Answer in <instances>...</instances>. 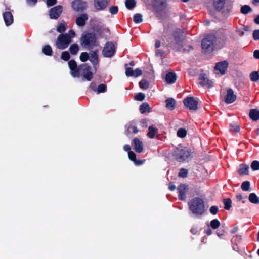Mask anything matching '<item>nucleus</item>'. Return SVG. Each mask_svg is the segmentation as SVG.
Returning a JSON list of instances; mask_svg holds the SVG:
<instances>
[{"label": "nucleus", "mask_w": 259, "mask_h": 259, "mask_svg": "<svg viewBox=\"0 0 259 259\" xmlns=\"http://www.w3.org/2000/svg\"><path fill=\"white\" fill-rule=\"evenodd\" d=\"M189 207L192 212L197 217L202 215L204 211V205L203 200L196 197L188 203Z\"/></svg>", "instance_id": "1"}, {"label": "nucleus", "mask_w": 259, "mask_h": 259, "mask_svg": "<svg viewBox=\"0 0 259 259\" xmlns=\"http://www.w3.org/2000/svg\"><path fill=\"white\" fill-rule=\"evenodd\" d=\"M174 155L177 160L183 162L191 158V152L187 148L179 146L175 150Z\"/></svg>", "instance_id": "2"}, {"label": "nucleus", "mask_w": 259, "mask_h": 259, "mask_svg": "<svg viewBox=\"0 0 259 259\" xmlns=\"http://www.w3.org/2000/svg\"><path fill=\"white\" fill-rule=\"evenodd\" d=\"M80 41L81 45L88 49L93 48L98 45L95 35L92 33L83 35Z\"/></svg>", "instance_id": "3"}, {"label": "nucleus", "mask_w": 259, "mask_h": 259, "mask_svg": "<svg viewBox=\"0 0 259 259\" xmlns=\"http://www.w3.org/2000/svg\"><path fill=\"white\" fill-rule=\"evenodd\" d=\"M215 37L214 35L206 36L202 40L201 46L203 50L205 52L213 50Z\"/></svg>", "instance_id": "4"}, {"label": "nucleus", "mask_w": 259, "mask_h": 259, "mask_svg": "<svg viewBox=\"0 0 259 259\" xmlns=\"http://www.w3.org/2000/svg\"><path fill=\"white\" fill-rule=\"evenodd\" d=\"M71 42L67 34L60 35L56 40V46L58 48L63 50L66 48Z\"/></svg>", "instance_id": "5"}, {"label": "nucleus", "mask_w": 259, "mask_h": 259, "mask_svg": "<svg viewBox=\"0 0 259 259\" xmlns=\"http://www.w3.org/2000/svg\"><path fill=\"white\" fill-rule=\"evenodd\" d=\"M115 51L114 45L111 42H108L105 45L102 53L104 57H111L114 54Z\"/></svg>", "instance_id": "6"}, {"label": "nucleus", "mask_w": 259, "mask_h": 259, "mask_svg": "<svg viewBox=\"0 0 259 259\" xmlns=\"http://www.w3.org/2000/svg\"><path fill=\"white\" fill-rule=\"evenodd\" d=\"M184 104L190 110H195L197 109L198 102L193 97H189L185 99Z\"/></svg>", "instance_id": "7"}, {"label": "nucleus", "mask_w": 259, "mask_h": 259, "mask_svg": "<svg viewBox=\"0 0 259 259\" xmlns=\"http://www.w3.org/2000/svg\"><path fill=\"white\" fill-rule=\"evenodd\" d=\"M79 72L83 76L84 78L88 80H90L93 78V74L90 71V67L86 64H83L79 66Z\"/></svg>", "instance_id": "8"}, {"label": "nucleus", "mask_w": 259, "mask_h": 259, "mask_svg": "<svg viewBox=\"0 0 259 259\" xmlns=\"http://www.w3.org/2000/svg\"><path fill=\"white\" fill-rule=\"evenodd\" d=\"M87 3L81 0H74L72 3V8L77 12L83 11L87 8Z\"/></svg>", "instance_id": "9"}, {"label": "nucleus", "mask_w": 259, "mask_h": 259, "mask_svg": "<svg viewBox=\"0 0 259 259\" xmlns=\"http://www.w3.org/2000/svg\"><path fill=\"white\" fill-rule=\"evenodd\" d=\"M69 67L70 69L71 75L74 77H78L79 76V67H77V64L74 60H71L68 62Z\"/></svg>", "instance_id": "10"}, {"label": "nucleus", "mask_w": 259, "mask_h": 259, "mask_svg": "<svg viewBox=\"0 0 259 259\" xmlns=\"http://www.w3.org/2000/svg\"><path fill=\"white\" fill-rule=\"evenodd\" d=\"M63 7L58 5L52 8L49 12V16L51 19H57L62 13Z\"/></svg>", "instance_id": "11"}, {"label": "nucleus", "mask_w": 259, "mask_h": 259, "mask_svg": "<svg viewBox=\"0 0 259 259\" xmlns=\"http://www.w3.org/2000/svg\"><path fill=\"white\" fill-rule=\"evenodd\" d=\"M109 0H94V6L97 11L104 10L108 5Z\"/></svg>", "instance_id": "12"}, {"label": "nucleus", "mask_w": 259, "mask_h": 259, "mask_svg": "<svg viewBox=\"0 0 259 259\" xmlns=\"http://www.w3.org/2000/svg\"><path fill=\"white\" fill-rule=\"evenodd\" d=\"M188 190V186L185 184H181L178 187L180 199L182 200H185L186 193Z\"/></svg>", "instance_id": "13"}, {"label": "nucleus", "mask_w": 259, "mask_h": 259, "mask_svg": "<svg viewBox=\"0 0 259 259\" xmlns=\"http://www.w3.org/2000/svg\"><path fill=\"white\" fill-rule=\"evenodd\" d=\"M200 84L202 86L210 88L213 85V82L208 79L206 74H200L199 75Z\"/></svg>", "instance_id": "14"}, {"label": "nucleus", "mask_w": 259, "mask_h": 259, "mask_svg": "<svg viewBox=\"0 0 259 259\" xmlns=\"http://www.w3.org/2000/svg\"><path fill=\"white\" fill-rule=\"evenodd\" d=\"M236 99V96L234 94L232 89L227 91V94L225 97V101L227 104L233 103Z\"/></svg>", "instance_id": "15"}, {"label": "nucleus", "mask_w": 259, "mask_h": 259, "mask_svg": "<svg viewBox=\"0 0 259 259\" xmlns=\"http://www.w3.org/2000/svg\"><path fill=\"white\" fill-rule=\"evenodd\" d=\"M228 62L224 61L218 63L215 65V69L217 71H219L221 74H224L228 67Z\"/></svg>", "instance_id": "16"}, {"label": "nucleus", "mask_w": 259, "mask_h": 259, "mask_svg": "<svg viewBox=\"0 0 259 259\" xmlns=\"http://www.w3.org/2000/svg\"><path fill=\"white\" fill-rule=\"evenodd\" d=\"M133 147L135 150L138 153H141L143 150V144L142 142L138 138L133 139Z\"/></svg>", "instance_id": "17"}, {"label": "nucleus", "mask_w": 259, "mask_h": 259, "mask_svg": "<svg viewBox=\"0 0 259 259\" xmlns=\"http://www.w3.org/2000/svg\"><path fill=\"white\" fill-rule=\"evenodd\" d=\"M3 18L6 26H9L13 22V17L10 12L4 13L3 14Z\"/></svg>", "instance_id": "18"}, {"label": "nucleus", "mask_w": 259, "mask_h": 259, "mask_svg": "<svg viewBox=\"0 0 259 259\" xmlns=\"http://www.w3.org/2000/svg\"><path fill=\"white\" fill-rule=\"evenodd\" d=\"M181 42H182V38H178L176 36H175L174 40L170 44V47H172L174 49L176 50H181Z\"/></svg>", "instance_id": "19"}, {"label": "nucleus", "mask_w": 259, "mask_h": 259, "mask_svg": "<svg viewBox=\"0 0 259 259\" xmlns=\"http://www.w3.org/2000/svg\"><path fill=\"white\" fill-rule=\"evenodd\" d=\"M88 16L85 14H83L77 17L76 19V23L79 26H83L85 25L86 21L88 20Z\"/></svg>", "instance_id": "20"}, {"label": "nucleus", "mask_w": 259, "mask_h": 259, "mask_svg": "<svg viewBox=\"0 0 259 259\" xmlns=\"http://www.w3.org/2000/svg\"><path fill=\"white\" fill-rule=\"evenodd\" d=\"M226 0H213V4L218 11L222 10L225 7Z\"/></svg>", "instance_id": "21"}, {"label": "nucleus", "mask_w": 259, "mask_h": 259, "mask_svg": "<svg viewBox=\"0 0 259 259\" xmlns=\"http://www.w3.org/2000/svg\"><path fill=\"white\" fill-rule=\"evenodd\" d=\"M249 116L253 121H257L259 119V111L252 109L250 110Z\"/></svg>", "instance_id": "22"}, {"label": "nucleus", "mask_w": 259, "mask_h": 259, "mask_svg": "<svg viewBox=\"0 0 259 259\" xmlns=\"http://www.w3.org/2000/svg\"><path fill=\"white\" fill-rule=\"evenodd\" d=\"M176 75L173 72H168L165 76V81L167 83H174L176 80Z\"/></svg>", "instance_id": "23"}, {"label": "nucleus", "mask_w": 259, "mask_h": 259, "mask_svg": "<svg viewBox=\"0 0 259 259\" xmlns=\"http://www.w3.org/2000/svg\"><path fill=\"white\" fill-rule=\"evenodd\" d=\"M128 156L129 159L131 161H133L135 165H140L143 163L142 161L136 160V155L133 151H129L128 153Z\"/></svg>", "instance_id": "24"}, {"label": "nucleus", "mask_w": 259, "mask_h": 259, "mask_svg": "<svg viewBox=\"0 0 259 259\" xmlns=\"http://www.w3.org/2000/svg\"><path fill=\"white\" fill-rule=\"evenodd\" d=\"M249 169L248 165L241 164L238 170V172L240 175H247L249 173Z\"/></svg>", "instance_id": "25"}, {"label": "nucleus", "mask_w": 259, "mask_h": 259, "mask_svg": "<svg viewBox=\"0 0 259 259\" xmlns=\"http://www.w3.org/2000/svg\"><path fill=\"white\" fill-rule=\"evenodd\" d=\"M89 59L94 65H96L98 62V55L95 51L90 52Z\"/></svg>", "instance_id": "26"}, {"label": "nucleus", "mask_w": 259, "mask_h": 259, "mask_svg": "<svg viewBox=\"0 0 259 259\" xmlns=\"http://www.w3.org/2000/svg\"><path fill=\"white\" fill-rule=\"evenodd\" d=\"M248 199L251 203L257 204L259 202L258 196L254 193H251L249 194Z\"/></svg>", "instance_id": "27"}, {"label": "nucleus", "mask_w": 259, "mask_h": 259, "mask_svg": "<svg viewBox=\"0 0 259 259\" xmlns=\"http://www.w3.org/2000/svg\"><path fill=\"white\" fill-rule=\"evenodd\" d=\"M175 106V101L173 98H169L166 100V107L169 110H173Z\"/></svg>", "instance_id": "28"}, {"label": "nucleus", "mask_w": 259, "mask_h": 259, "mask_svg": "<svg viewBox=\"0 0 259 259\" xmlns=\"http://www.w3.org/2000/svg\"><path fill=\"white\" fill-rule=\"evenodd\" d=\"M148 130V136L150 138H154L157 134V130L152 126H149Z\"/></svg>", "instance_id": "29"}, {"label": "nucleus", "mask_w": 259, "mask_h": 259, "mask_svg": "<svg viewBox=\"0 0 259 259\" xmlns=\"http://www.w3.org/2000/svg\"><path fill=\"white\" fill-rule=\"evenodd\" d=\"M126 127L128 133H137L138 132V130L134 122H131L128 124Z\"/></svg>", "instance_id": "30"}, {"label": "nucleus", "mask_w": 259, "mask_h": 259, "mask_svg": "<svg viewBox=\"0 0 259 259\" xmlns=\"http://www.w3.org/2000/svg\"><path fill=\"white\" fill-rule=\"evenodd\" d=\"M155 5L159 10H162L166 7V0H156Z\"/></svg>", "instance_id": "31"}, {"label": "nucleus", "mask_w": 259, "mask_h": 259, "mask_svg": "<svg viewBox=\"0 0 259 259\" xmlns=\"http://www.w3.org/2000/svg\"><path fill=\"white\" fill-rule=\"evenodd\" d=\"M140 111L141 113H144L147 112H149L150 107L149 105L146 103H143L140 106Z\"/></svg>", "instance_id": "32"}, {"label": "nucleus", "mask_w": 259, "mask_h": 259, "mask_svg": "<svg viewBox=\"0 0 259 259\" xmlns=\"http://www.w3.org/2000/svg\"><path fill=\"white\" fill-rule=\"evenodd\" d=\"M250 184L248 181H244L241 185V188L243 191H249L250 190Z\"/></svg>", "instance_id": "33"}, {"label": "nucleus", "mask_w": 259, "mask_h": 259, "mask_svg": "<svg viewBox=\"0 0 259 259\" xmlns=\"http://www.w3.org/2000/svg\"><path fill=\"white\" fill-rule=\"evenodd\" d=\"M66 24L64 21L61 22L57 28V31L59 33H62L66 30Z\"/></svg>", "instance_id": "34"}, {"label": "nucleus", "mask_w": 259, "mask_h": 259, "mask_svg": "<svg viewBox=\"0 0 259 259\" xmlns=\"http://www.w3.org/2000/svg\"><path fill=\"white\" fill-rule=\"evenodd\" d=\"M42 52L46 55L51 56L52 52L51 46L49 45L45 46L42 49Z\"/></svg>", "instance_id": "35"}, {"label": "nucleus", "mask_w": 259, "mask_h": 259, "mask_svg": "<svg viewBox=\"0 0 259 259\" xmlns=\"http://www.w3.org/2000/svg\"><path fill=\"white\" fill-rule=\"evenodd\" d=\"M125 4L128 9H132L135 6L136 3L135 0H126Z\"/></svg>", "instance_id": "36"}, {"label": "nucleus", "mask_w": 259, "mask_h": 259, "mask_svg": "<svg viewBox=\"0 0 259 259\" xmlns=\"http://www.w3.org/2000/svg\"><path fill=\"white\" fill-rule=\"evenodd\" d=\"M250 78L252 81H257L259 79V73L257 71H253L250 74Z\"/></svg>", "instance_id": "37"}, {"label": "nucleus", "mask_w": 259, "mask_h": 259, "mask_svg": "<svg viewBox=\"0 0 259 259\" xmlns=\"http://www.w3.org/2000/svg\"><path fill=\"white\" fill-rule=\"evenodd\" d=\"M69 50H70V53L72 55H75L76 54H77V53L78 52V50H79L78 45L75 44H72L70 47Z\"/></svg>", "instance_id": "38"}, {"label": "nucleus", "mask_w": 259, "mask_h": 259, "mask_svg": "<svg viewBox=\"0 0 259 259\" xmlns=\"http://www.w3.org/2000/svg\"><path fill=\"white\" fill-rule=\"evenodd\" d=\"M220 222L217 219L212 220L210 223V225L213 229H217L220 226Z\"/></svg>", "instance_id": "39"}, {"label": "nucleus", "mask_w": 259, "mask_h": 259, "mask_svg": "<svg viewBox=\"0 0 259 259\" xmlns=\"http://www.w3.org/2000/svg\"><path fill=\"white\" fill-rule=\"evenodd\" d=\"M133 21L136 23H141L143 21L142 15L141 14H136L133 16Z\"/></svg>", "instance_id": "40"}, {"label": "nucleus", "mask_w": 259, "mask_h": 259, "mask_svg": "<svg viewBox=\"0 0 259 259\" xmlns=\"http://www.w3.org/2000/svg\"><path fill=\"white\" fill-rule=\"evenodd\" d=\"M139 86L142 90H146L149 87V83L145 80H142L139 82Z\"/></svg>", "instance_id": "41"}, {"label": "nucleus", "mask_w": 259, "mask_h": 259, "mask_svg": "<svg viewBox=\"0 0 259 259\" xmlns=\"http://www.w3.org/2000/svg\"><path fill=\"white\" fill-rule=\"evenodd\" d=\"M177 136L180 138H184L186 136L187 131L184 128H180L177 131Z\"/></svg>", "instance_id": "42"}, {"label": "nucleus", "mask_w": 259, "mask_h": 259, "mask_svg": "<svg viewBox=\"0 0 259 259\" xmlns=\"http://www.w3.org/2000/svg\"><path fill=\"white\" fill-rule=\"evenodd\" d=\"M250 29L249 27L245 26L243 29H240L237 30V32L238 33V34L240 36L244 35L246 31H250Z\"/></svg>", "instance_id": "43"}, {"label": "nucleus", "mask_w": 259, "mask_h": 259, "mask_svg": "<svg viewBox=\"0 0 259 259\" xmlns=\"http://www.w3.org/2000/svg\"><path fill=\"white\" fill-rule=\"evenodd\" d=\"M251 168L252 170H257L259 169V161L257 160H254L252 162L251 164Z\"/></svg>", "instance_id": "44"}, {"label": "nucleus", "mask_w": 259, "mask_h": 259, "mask_svg": "<svg viewBox=\"0 0 259 259\" xmlns=\"http://www.w3.org/2000/svg\"><path fill=\"white\" fill-rule=\"evenodd\" d=\"M232 201L230 199H226L224 200V208L226 210H229L231 207Z\"/></svg>", "instance_id": "45"}, {"label": "nucleus", "mask_w": 259, "mask_h": 259, "mask_svg": "<svg viewBox=\"0 0 259 259\" xmlns=\"http://www.w3.org/2000/svg\"><path fill=\"white\" fill-rule=\"evenodd\" d=\"M251 11L250 7L248 5H244L241 8V12L243 14H246Z\"/></svg>", "instance_id": "46"}, {"label": "nucleus", "mask_w": 259, "mask_h": 259, "mask_svg": "<svg viewBox=\"0 0 259 259\" xmlns=\"http://www.w3.org/2000/svg\"><path fill=\"white\" fill-rule=\"evenodd\" d=\"M89 55L86 52L81 53L80 56V59L82 62H85L89 59Z\"/></svg>", "instance_id": "47"}, {"label": "nucleus", "mask_w": 259, "mask_h": 259, "mask_svg": "<svg viewBox=\"0 0 259 259\" xmlns=\"http://www.w3.org/2000/svg\"><path fill=\"white\" fill-rule=\"evenodd\" d=\"M236 198L238 201H241L242 203H245L247 196H243L241 194L239 193L236 195Z\"/></svg>", "instance_id": "48"}, {"label": "nucleus", "mask_w": 259, "mask_h": 259, "mask_svg": "<svg viewBox=\"0 0 259 259\" xmlns=\"http://www.w3.org/2000/svg\"><path fill=\"white\" fill-rule=\"evenodd\" d=\"M142 70L140 69L137 68L135 70H133V74H132L131 76L137 77L138 76H140L142 74Z\"/></svg>", "instance_id": "49"}, {"label": "nucleus", "mask_w": 259, "mask_h": 259, "mask_svg": "<svg viewBox=\"0 0 259 259\" xmlns=\"http://www.w3.org/2000/svg\"><path fill=\"white\" fill-rule=\"evenodd\" d=\"M230 129L232 132H236L239 131L240 130V127L237 124L233 123L230 125Z\"/></svg>", "instance_id": "50"}, {"label": "nucleus", "mask_w": 259, "mask_h": 259, "mask_svg": "<svg viewBox=\"0 0 259 259\" xmlns=\"http://www.w3.org/2000/svg\"><path fill=\"white\" fill-rule=\"evenodd\" d=\"M106 89V86L104 84H101L98 86L97 92L98 93H103L105 92Z\"/></svg>", "instance_id": "51"}, {"label": "nucleus", "mask_w": 259, "mask_h": 259, "mask_svg": "<svg viewBox=\"0 0 259 259\" xmlns=\"http://www.w3.org/2000/svg\"><path fill=\"white\" fill-rule=\"evenodd\" d=\"M145 96V95L142 93H138L135 97L136 100L142 101L144 99Z\"/></svg>", "instance_id": "52"}, {"label": "nucleus", "mask_w": 259, "mask_h": 259, "mask_svg": "<svg viewBox=\"0 0 259 259\" xmlns=\"http://www.w3.org/2000/svg\"><path fill=\"white\" fill-rule=\"evenodd\" d=\"M69 58H70V55L68 52L65 51L62 53V55H61V59H63L65 61H67L69 60Z\"/></svg>", "instance_id": "53"}, {"label": "nucleus", "mask_w": 259, "mask_h": 259, "mask_svg": "<svg viewBox=\"0 0 259 259\" xmlns=\"http://www.w3.org/2000/svg\"><path fill=\"white\" fill-rule=\"evenodd\" d=\"M109 11L111 14L115 15L117 13L118 9L117 6H113L110 7Z\"/></svg>", "instance_id": "54"}, {"label": "nucleus", "mask_w": 259, "mask_h": 259, "mask_svg": "<svg viewBox=\"0 0 259 259\" xmlns=\"http://www.w3.org/2000/svg\"><path fill=\"white\" fill-rule=\"evenodd\" d=\"M187 170L185 169H182L180 170V171L179 172V176L180 177L185 178L187 176Z\"/></svg>", "instance_id": "55"}, {"label": "nucleus", "mask_w": 259, "mask_h": 259, "mask_svg": "<svg viewBox=\"0 0 259 259\" xmlns=\"http://www.w3.org/2000/svg\"><path fill=\"white\" fill-rule=\"evenodd\" d=\"M218 211V208L215 206H211L210 208V212L211 214L215 215Z\"/></svg>", "instance_id": "56"}, {"label": "nucleus", "mask_w": 259, "mask_h": 259, "mask_svg": "<svg viewBox=\"0 0 259 259\" xmlns=\"http://www.w3.org/2000/svg\"><path fill=\"white\" fill-rule=\"evenodd\" d=\"M133 70L130 67H126L125 71V74L127 76H131L133 74Z\"/></svg>", "instance_id": "57"}, {"label": "nucleus", "mask_w": 259, "mask_h": 259, "mask_svg": "<svg viewBox=\"0 0 259 259\" xmlns=\"http://www.w3.org/2000/svg\"><path fill=\"white\" fill-rule=\"evenodd\" d=\"M67 36L70 38V40H71L72 38H73L75 36V33L74 31L72 30H70L69 31L68 33L67 34Z\"/></svg>", "instance_id": "58"}, {"label": "nucleus", "mask_w": 259, "mask_h": 259, "mask_svg": "<svg viewBox=\"0 0 259 259\" xmlns=\"http://www.w3.org/2000/svg\"><path fill=\"white\" fill-rule=\"evenodd\" d=\"M57 3V0H47V5L50 7L55 5Z\"/></svg>", "instance_id": "59"}, {"label": "nucleus", "mask_w": 259, "mask_h": 259, "mask_svg": "<svg viewBox=\"0 0 259 259\" xmlns=\"http://www.w3.org/2000/svg\"><path fill=\"white\" fill-rule=\"evenodd\" d=\"M253 36L255 40L259 39V30H254L253 33Z\"/></svg>", "instance_id": "60"}, {"label": "nucleus", "mask_w": 259, "mask_h": 259, "mask_svg": "<svg viewBox=\"0 0 259 259\" xmlns=\"http://www.w3.org/2000/svg\"><path fill=\"white\" fill-rule=\"evenodd\" d=\"M26 2L28 5L33 6L36 4L37 0H26Z\"/></svg>", "instance_id": "61"}, {"label": "nucleus", "mask_w": 259, "mask_h": 259, "mask_svg": "<svg viewBox=\"0 0 259 259\" xmlns=\"http://www.w3.org/2000/svg\"><path fill=\"white\" fill-rule=\"evenodd\" d=\"M141 123L143 127H146L147 125V120L146 119H143L141 121Z\"/></svg>", "instance_id": "62"}, {"label": "nucleus", "mask_w": 259, "mask_h": 259, "mask_svg": "<svg viewBox=\"0 0 259 259\" xmlns=\"http://www.w3.org/2000/svg\"><path fill=\"white\" fill-rule=\"evenodd\" d=\"M254 57L256 59H259V50H256L254 52Z\"/></svg>", "instance_id": "63"}, {"label": "nucleus", "mask_w": 259, "mask_h": 259, "mask_svg": "<svg viewBox=\"0 0 259 259\" xmlns=\"http://www.w3.org/2000/svg\"><path fill=\"white\" fill-rule=\"evenodd\" d=\"M123 149L126 151H131V147L129 145H125L123 147Z\"/></svg>", "instance_id": "64"}]
</instances>
